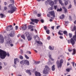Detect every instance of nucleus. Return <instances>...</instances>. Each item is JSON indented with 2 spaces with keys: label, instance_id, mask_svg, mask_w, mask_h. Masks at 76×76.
Wrapping results in <instances>:
<instances>
[{
  "label": "nucleus",
  "instance_id": "13d9d810",
  "mask_svg": "<svg viewBox=\"0 0 76 76\" xmlns=\"http://www.w3.org/2000/svg\"><path fill=\"white\" fill-rule=\"evenodd\" d=\"M50 14H48L47 15V16L48 17H49H49H50Z\"/></svg>",
  "mask_w": 76,
  "mask_h": 76
},
{
  "label": "nucleus",
  "instance_id": "3c124183",
  "mask_svg": "<svg viewBox=\"0 0 76 76\" xmlns=\"http://www.w3.org/2000/svg\"><path fill=\"white\" fill-rule=\"evenodd\" d=\"M41 16V14H37L38 17H40V16Z\"/></svg>",
  "mask_w": 76,
  "mask_h": 76
},
{
  "label": "nucleus",
  "instance_id": "4468645a",
  "mask_svg": "<svg viewBox=\"0 0 76 76\" xmlns=\"http://www.w3.org/2000/svg\"><path fill=\"white\" fill-rule=\"evenodd\" d=\"M10 35L11 37H13L15 36V31H13L12 33H10Z\"/></svg>",
  "mask_w": 76,
  "mask_h": 76
},
{
  "label": "nucleus",
  "instance_id": "f257e3e1",
  "mask_svg": "<svg viewBox=\"0 0 76 76\" xmlns=\"http://www.w3.org/2000/svg\"><path fill=\"white\" fill-rule=\"evenodd\" d=\"M71 31L72 32L75 31V34L73 37L70 40L66 39L68 41V43L70 44L71 43L72 46L74 45L75 44V42L76 41V26H74L73 27V29H71Z\"/></svg>",
  "mask_w": 76,
  "mask_h": 76
},
{
  "label": "nucleus",
  "instance_id": "72a5a7b5",
  "mask_svg": "<svg viewBox=\"0 0 76 76\" xmlns=\"http://www.w3.org/2000/svg\"><path fill=\"white\" fill-rule=\"evenodd\" d=\"M25 57L26 58H27V59H29V57L28 56L26 55V54L25 55Z\"/></svg>",
  "mask_w": 76,
  "mask_h": 76
},
{
  "label": "nucleus",
  "instance_id": "774afa93",
  "mask_svg": "<svg viewBox=\"0 0 76 76\" xmlns=\"http://www.w3.org/2000/svg\"><path fill=\"white\" fill-rule=\"evenodd\" d=\"M69 64H69V62L67 63V66H69Z\"/></svg>",
  "mask_w": 76,
  "mask_h": 76
},
{
  "label": "nucleus",
  "instance_id": "37998d69",
  "mask_svg": "<svg viewBox=\"0 0 76 76\" xmlns=\"http://www.w3.org/2000/svg\"><path fill=\"white\" fill-rule=\"evenodd\" d=\"M10 1H12V3H13L14 4V0H10Z\"/></svg>",
  "mask_w": 76,
  "mask_h": 76
},
{
  "label": "nucleus",
  "instance_id": "c756f323",
  "mask_svg": "<svg viewBox=\"0 0 76 76\" xmlns=\"http://www.w3.org/2000/svg\"><path fill=\"white\" fill-rule=\"evenodd\" d=\"M66 70L67 72H70V71L72 70V69L71 68L67 69H66Z\"/></svg>",
  "mask_w": 76,
  "mask_h": 76
},
{
  "label": "nucleus",
  "instance_id": "864d4df0",
  "mask_svg": "<svg viewBox=\"0 0 76 76\" xmlns=\"http://www.w3.org/2000/svg\"><path fill=\"white\" fill-rule=\"evenodd\" d=\"M50 37L49 36L47 38V39H48V40H50Z\"/></svg>",
  "mask_w": 76,
  "mask_h": 76
},
{
  "label": "nucleus",
  "instance_id": "9d476101",
  "mask_svg": "<svg viewBox=\"0 0 76 76\" xmlns=\"http://www.w3.org/2000/svg\"><path fill=\"white\" fill-rule=\"evenodd\" d=\"M31 20L33 22H34L35 23H38V22H39V20L37 19H31Z\"/></svg>",
  "mask_w": 76,
  "mask_h": 76
},
{
  "label": "nucleus",
  "instance_id": "f8f14e48",
  "mask_svg": "<svg viewBox=\"0 0 76 76\" xmlns=\"http://www.w3.org/2000/svg\"><path fill=\"white\" fill-rule=\"evenodd\" d=\"M31 70H26V72L27 73L29 74V75H31Z\"/></svg>",
  "mask_w": 76,
  "mask_h": 76
},
{
  "label": "nucleus",
  "instance_id": "de8ad7c7",
  "mask_svg": "<svg viewBox=\"0 0 76 76\" xmlns=\"http://www.w3.org/2000/svg\"><path fill=\"white\" fill-rule=\"evenodd\" d=\"M57 0H54V2L55 3V4H57Z\"/></svg>",
  "mask_w": 76,
  "mask_h": 76
},
{
  "label": "nucleus",
  "instance_id": "69168bd1",
  "mask_svg": "<svg viewBox=\"0 0 76 76\" xmlns=\"http://www.w3.org/2000/svg\"><path fill=\"white\" fill-rule=\"evenodd\" d=\"M60 28V26H57L56 27V28H57V29H58V28Z\"/></svg>",
  "mask_w": 76,
  "mask_h": 76
},
{
  "label": "nucleus",
  "instance_id": "e433bc0d",
  "mask_svg": "<svg viewBox=\"0 0 76 76\" xmlns=\"http://www.w3.org/2000/svg\"><path fill=\"white\" fill-rule=\"evenodd\" d=\"M46 32L48 34H50V30H48L46 31Z\"/></svg>",
  "mask_w": 76,
  "mask_h": 76
},
{
  "label": "nucleus",
  "instance_id": "393cba45",
  "mask_svg": "<svg viewBox=\"0 0 76 76\" xmlns=\"http://www.w3.org/2000/svg\"><path fill=\"white\" fill-rule=\"evenodd\" d=\"M21 37L22 38H23V39H25V35L23 34L21 36Z\"/></svg>",
  "mask_w": 76,
  "mask_h": 76
},
{
  "label": "nucleus",
  "instance_id": "39448f33",
  "mask_svg": "<svg viewBox=\"0 0 76 76\" xmlns=\"http://www.w3.org/2000/svg\"><path fill=\"white\" fill-rule=\"evenodd\" d=\"M63 60L62 59L60 60L59 62L58 61H57L56 64L58 68V69L61 67V66H62V65H63Z\"/></svg>",
  "mask_w": 76,
  "mask_h": 76
},
{
  "label": "nucleus",
  "instance_id": "c85d7f7f",
  "mask_svg": "<svg viewBox=\"0 0 76 76\" xmlns=\"http://www.w3.org/2000/svg\"><path fill=\"white\" fill-rule=\"evenodd\" d=\"M64 4L65 6H67V4H68V1H65L64 2Z\"/></svg>",
  "mask_w": 76,
  "mask_h": 76
},
{
  "label": "nucleus",
  "instance_id": "c9c22d12",
  "mask_svg": "<svg viewBox=\"0 0 76 76\" xmlns=\"http://www.w3.org/2000/svg\"><path fill=\"white\" fill-rule=\"evenodd\" d=\"M11 43H12V40H10L8 41V44H10Z\"/></svg>",
  "mask_w": 76,
  "mask_h": 76
},
{
  "label": "nucleus",
  "instance_id": "680f3d73",
  "mask_svg": "<svg viewBox=\"0 0 76 76\" xmlns=\"http://www.w3.org/2000/svg\"><path fill=\"white\" fill-rule=\"evenodd\" d=\"M10 45L11 47H13V44L11 43V44H10Z\"/></svg>",
  "mask_w": 76,
  "mask_h": 76
},
{
  "label": "nucleus",
  "instance_id": "423d86ee",
  "mask_svg": "<svg viewBox=\"0 0 76 76\" xmlns=\"http://www.w3.org/2000/svg\"><path fill=\"white\" fill-rule=\"evenodd\" d=\"M45 67V68L44 69L43 71V73L45 74H48L50 71V68L48 67V66L47 65H46Z\"/></svg>",
  "mask_w": 76,
  "mask_h": 76
},
{
  "label": "nucleus",
  "instance_id": "4be33fe9",
  "mask_svg": "<svg viewBox=\"0 0 76 76\" xmlns=\"http://www.w3.org/2000/svg\"><path fill=\"white\" fill-rule=\"evenodd\" d=\"M64 18V14H63L62 15H61L60 17V18L61 19H63Z\"/></svg>",
  "mask_w": 76,
  "mask_h": 76
},
{
  "label": "nucleus",
  "instance_id": "a19ab883",
  "mask_svg": "<svg viewBox=\"0 0 76 76\" xmlns=\"http://www.w3.org/2000/svg\"><path fill=\"white\" fill-rule=\"evenodd\" d=\"M74 4L75 6H76V0H74Z\"/></svg>",
  "mask_w": 76,
  "mask_h": 76
},
{
  "label": "nucleus",
  "instance_id": "ddd939ff",
  "mask_svg": "<svg viewBox=\"0 0 76 76\" xmlns=\"http://www.w3.org/2000/svg\"><path fill=\"white\" fill-rule=\"evenodd\" d=\"M21 28L22 30L23 31H25V30H26V29H27V27L26 26V25H25L24 26H22L21 27Z\"/></svg>",
  "mask_w": 76,
  "mask_h": 76
},
{
  "label": "nucleus",
  "instance_id": "a211bd4d",
  "mask_svg": "<svg viewBox=\"0 0 76 76\" xmlns=\"http://www.w3.org/2000/svg\"><path fill=\"white\" fill-rule=\"evenodd\" d=\"M49 59L52 60V61H54V59H53L51 58V55H49Z\"/></svg>",
  "mask_w": 76,
  "mask_h": 76
},
{
  "label": "nucleus",
  "instance_id": "b1692460",
  "mask_svg": "<svg viewBox=\"0 0 76 76\" xmlns=\"http://www.w3.org/2000/svg\"><path fill=\"white\" fill-rule=\"evenodd\" d=\"M59 3L60 4L61 6H64V3H62V1L61 0L59 1Z\"/></svg>",
  "mask_w": 76,
  "mask_h": 76
},
{
  "label": "nucleus",
  "instance_id": "5701e85b",
  "mask_svg": "<svg viewBox=\"0 0 76 76\" xmlns=\"http://www.w3.org/2000/svg\"><path fill=\"white\" fill-rule=\"evenodd\" d=\"M63 8L64 9V11L65 13H66L67 12V10L64 7H63Z\"/></svg>",
  "mask_w": 76,
  "mask_h": 76
},
{
  "label": "nucleus",
  "instance_id": "603ef678",
  "mask_svg": "<svg viewBox=\"0 0 76 76\" xmlns=\"http://www.w3.org/2000/svg\"><path fill=\"white\" fill-rule=\"evenodd\" d=\"M8 27H9V28H12V25H10V26H8Z\"/></svg>",
  "mask_w": 76,
  "mask_h": 76
},
{
  "label": "nucleus",
  "instance_id": "bf43d9fd",
  "mask_svg": "<svg viewBox=\"0 0 76 76\" xmlns=\"http://www.w3.org/2000/svg\"><path fill=\"white\" fill-rule=\"evenodd\" d=\"M41 22L42 23H44V20H41Z\"/></svg>",
  "mask_w": 76,
  "mask_h": 76
},
{
  "label": "nucleus",
  "instance_id": "ea45409f",
  "mask_svg": "<svg viewBox=\"0 0 76 76\" xmlns=\"http://www.w3.org/2000/svg\"><path fill=\"white\" fill-rule=\"evenodd\" d=\"M50 0H47L46 1H45V3H48V2H50Z\"/></svg>",
  "mask_w": 76,
  "mask_h": 76
},
{
  "label": "nucleus",
  "instance_id": "f704fd0d",
  "mask_svg": "<svg viewBox=\"0 0 76 76\" xmlns=\"http://www.w3.org/2000/svg\"><path fill=\"white\" fill-rule=\"evenodd\" d=\"M68 35L69 37V38H71V37H72V34L71 33H69Z\"/></svg>",
  "mask_w": 76,
  "mask_h": 76
},
{
  "label": "nucleus",
  "instance_id": "2eb2a0df",
  "mask_svg": "<svg viewBox=\"0 0 76 76\" xmlns=\"http://www.w3.org/2000/svg\"><path fill=\"white\" fill-rule=\"evenodd\" d=\"M35 75L36 76H41V73L38 72H35Z\"/></svg>",
  "mask_w": 76,
  "mask_h": 76
},
{
  "label": "nucleus",
  "instance_id": "7c9ffc66",
  "mask_svg": "<svg viewBox=\"0 0 76 76\" xmlns=\"http://www.w3.org/2000/svg\"><path fill=\"white\" fill-rule=\"evenodd\" d=\"M10 28H9V27H7L6 28V30H7V31H10Z\"/></svg>",
  "mask_w": 76,
  "mask_h": 76
},
{
  "label": "nucleus",
  "instance_id": "a18cd8bd",
  "mask_svg": "<svg viewBox=\"0 0 76 76\" xmlns=\"http://www.w3.org/2000/svg\"><path fill=\"white\" fill-rule=\"evenodd\" d=\"M72 7V5L70 4L69 6L68 9H69L70 8H71Z\"/></svg>",
  "mask_w": 76,
  "mask_h": 76
},
{
  "label": "nucleus",
  "instance_id": "cd10ccee",
  "mask_svg": "<svg viewBox=\"0 0 76 76\" xmlns=\"http://www.w3.org/2000/svg\"><path fill=\"white\" fill-rule=\"evenodd\" d=\"M61 31H59L58 33V34L59 35H63V33H61L60 32H61Z\"/></svg>",
  "mask_w": 76,
  "mask_h": 76
},
{
  "label": "nucleus",
  "instance_id": "4d7b16f0",
  "mask_svg": "<svg viewBox=\"0 0 76 76\" xmlns=\"http://www.w3.org/2000/svg\"><path fill=\"white\" fill-rule=\"evenodd\" d=\"M4 10H7V7H4Z\"/></svg>",
  "mask_w": 76,
  "mask_h": 76
},
{
  "label": "nucleus",
  "instance_id": "a878e982",
  "mask_svg": "<svg viewBox=\"0 0 76 76\" xmlns=\"http://www.w3.org/2000/svg\"><path fill=\"white\" fill-rule=\"evenodd\" d=\"M0 15L1 16V18H4L5 16V15H4L3 14L1 13L0 14Z\"/></svg>",
  "mask_w": 76,
  "mask_h": 76
},
{
  "label": "nucleus",
  "instance_id": "bb28decb",
  "mask_svg": "<svg viewBox=\"0 0 76 76\" xmlns=\"http://www.w3.org/2000/svg\"><path fill=\"white\" fill-rule=\"evenodd\" d=\"M19 58L21 60H23V56L22 55L19 56Z\"/></svg>",
  "mask_w": 76,
  "mask_h": 76
},
{
  "label": "nucleus",
  "instance_id": "2f4dec72",
  "mask_svg": "<svg viewBox=\"0 0 76 76\" xmlns=\"http://www.w3.org/2000/svg\"><path fill=\"white\" fill-rule=\"evenodd\" d=\"M57 12H61L62 10V9L61 8L60 9H57Z\"/></svg>",
  "mask_w": 76,
  "mask_h": 76
},
{
  "label": "nucleus",
  "instance_id": "6e6552de",
  "mask_svg": "<svg viewBox=\"0 0 76 76\" xmlns=\"http://www.w3.org/2000/svg\"><path fill=\"white\" fill-rule=\"evenodd\" d=\"M4 37L2 36V35L0 34V40L1 42V44H3V42H4Z\"/></svg>",
  "mask_w": 76,
  "mask_h": 76
},
{
  "label": "nucleus",
  "instance_id": "412c9836",
  "mask_svg": "<svg viewBox=\"0 0 76 76\" xmlns=\"http://www.w3.org/2000/svg\"><path fill=\"white\" fill-rule=\"evenodd\" d=\"M63 34H64V35H66V36H67L68 35L67 34V32L66 31H63Z\"/></svg>",
  "mask_w": 76,
  "mask_h": 76
},
{
  "label": "nucleus",
  "instance_id": "e2e57ef3",
  "mask_svg": "<svg viewBox=\"0 0 76 76\" xmlns=\"http://www.w3.org/2000/svg\"><path fill=\"white\" fill-rule=\"evenodd\" d=\"M37 44H40V43L39 42V41H37Z\"/></svg>",
  "mask_w": 76,
  "mask_h": 76
},
{
  "label": "nucleus",
  "instance_id": "c03bdc74",
  "mask_svg": "<svg viewBox=\"0 0 76 76\" xmlns=\"http://www.w3.org/2000/svg\"><path fill=\"white\" fill-rule=\"evenodd\" d=\"M20 53L21 54H22V53H23V50H21Z\"/></svg>",
  "mask_w": 76,
  "mask_h": 76
},
{
  "label": "nucleus",
  "instance_id": "79ce46f5",
  "mask_svg": "<svg viewBox=\"0 0 76 76\" xmlns=\"http://www.w3.org/2000/svg\"><path fill=\"white\" fill-rule=\"evenodd\" d=\"M44 29H45V30H47V26H44Z\"/></svg>",
  "mask_w": 76,
  "mask_h": 76
},
{
  "label": "nucleus",
  "instance_id": "20e7f679",
  "mask_svg": "<svg viewBox=\"0 0 76 76\" xmlns=\"http://www.w3.org/2000/svg\"><path fill=\"white\" fill-rule=\"evenodd\" d=\"M20 64L24 66H29V62L27 60H23L20 62Z\"/></svg>",
  "mask_w": 76,
  "mask_h": 76
},
{
  "label": "nucleus",
  "instance_id": "09e8293b",
  "mask_svg": "<svg viewBox=\"0 0 76 76\" xmlns=\"http://www.w3.org/2000/svg\"><path fill=\"white\" fill-rule=\"evenodd\" d=\"M69 20H72V17H71V16H69Z\"/></svg>",
  "mask_w": 76,
  "mask_h": 76
},
{
  "label": "nucleus",
  "instance_id": "58836bf2",
  "mask_svg": "<svg viewBox=\"0 0 76 76\" xmlns=\"http://www.w3.org/2000/svg\"><path fill=\"white\" fill-rule=\"evenodd\" d=\"M57 5L54 6V8L55 9V10H56V9H57Z\"/></svg>",
  "mask_w": 76,
  "mask_h": 76
},
{
  "label": "nucleus",
  "instance_id": "aec40b11",
  "mask_svg": "<svg viewBox=\"0 0 76 76\" xmlns=\"http://www.w3.org/2000/svg\"><path fill=\"white\" fill-rule=\"evenodd\" d=\"M76 51L75 49H73V53H72V55H75L76 54Z\"/></svg>",
  "mask_w": 76,
  "mask_h": 76
},
{
  "label": "nucleus",
  "instance_id": "1a4fd4ad",
  "mask_svg": "<svg viewBox=\"0 0 76 76\" xmlns=\"http://www.w3.org/2000/svg\"><path fill=\"white\" fill-rule=\"evenodd\" d=\"M49 14H50V16H53V18H55L56 16H55V13L53 11H52L49 12Z\"/></svg>",
  "mask_w": 76,
  "mask_h": 76
},
{
  "label": "nucleus",
  "instance_id": "473e14b6",
  "mask_svg": "<svg viewBox=\"0 0 76 76\" xmlns=\"http://www.w3.org/2000/svg\"><path fill=\"white\" fill-rule=\"evenodd\" d=\"M39 63H40L39 61H35L34 62L35 64H39Z\"/></svg>",
  "mask_w": 76,
  "mask_h": 76
},
{
  "label": "nucleus",
  "instance_id": "0eeeda50",
  "mask_svg": "<svg viewBox=\"0 0 76 76\" xmlns=\"http://www.w3.org/2000/svg\"><path fill=\"white\" fill-rule=\"evenodd\" d=\"M26 37H27V38L28 41H31L32 40V37L29 36V34L28 32L26 33Z\"/></svg>",
  "mask_w": 76,
  "mask_h": 76
},
{
  "label": "nucleus",
  "instance_id": "338daca9",
  "mask_svg": "<svg viewBox=\"0 0 76 76\" xmlns=\"http://www.w3.org/2000/svg\"><path fill=\"white\" fill-rule=\"evenodd\" d=\"M13 28H10V31L13 30Z\"/></svg>",
  "mask_w": 76,
  "mask_h": 76
},
{
  "label": "nucleus",
  "instance_id": "49530a36",
  "mask_svg": "<svg viewBox=\"0 0 76 76\" xmlns=\"http://www.w3.org/2000/svg\"><path fill=\"white\" fill-rule=\"evenodd\" d=\"M18 26H15L16 30H18Z\"/></svg>",
  "mask_w": 76,
  "mask_h": 76
},
{
  "label": "nucleus",
  "instance_id": "dca6fc26",
  "mask_svg": "<svg viewBox=\"0 0 76 76\" xmlns=\"http://www.w3.org/2000/svg\"><path fill=\"white\" fill-rule=\"evenodd\" d=\"M18 61V58H15L14 59V64H16V61Z\"/></svg>",
  "mask_w": 76,
  "mask_h": 76
},
{
  "label": "nucleus",
  "instance_id": "f03ea898",
  "mask_svg": "<svg viewBox=\"0 0 76 76\" xmlns=\"http://www.w3.org/2000/svg\"><path fill=\"white\" fill-rule=\"evenodd\" d=\"M8 7L10 9V10H9L8 12L11 14L15 12L16 10V9H17V8L14 5L12 4L9 5Z\"/></svg>",
  "mask_w": 76,
  "mask_h": 76
},
{
  "label": "nucleus",
  "instance_id": "5fc2aeb1",
  "mask_svg": "<svg viewBox=\"0 0 76 76\" xmlns=\"http://www.w3.org/2000/svg\"><path fill=\"white\" fill-rule=\"evenodd\" d=\"M30 24H32V25H34L35 23L33 22H30Z\"/></svg>",
  "mask_w": 76,
  "mask_h": 76
},
{
  "label": "nucleus",
  "instance_id": "8fccbe9b",
  "mask_svg": "<svg viewBox=\"0 0 76 76\" xmlns=\"http://www.w3.org/2000/svg\"><path fill=\"white\" fill-rule=\"evenodd\" d=\"M59 38H60L61 39H63V37L62 36H60V37H59Z\"/></svg>",
  "mask_w": 76,
  "mask_h": 76
},
{
  "label": "nucleus",
  "instance_id": "f3484780",
  "mask_svg": "<svg viewBox=\"0 0 76 76\" xmlns=\"http://www.w3.org/2000/svg\"><path fill=\"white\" fill-rule=\"evenodd\" d=\"M49 48L50 50H54V47H52L51 46H49Z\"/></svg>",
  "mask_w": 76,
  "mask_h": 76
},
{
  "label": "nucleus",
  "instance_id": "052dcab7",
  "mask_svg": "<svg viewBox=\"0 0 76 76\" xmlns=\"http://www.w3.org/2000/svg\"><path fill=\"white\" fill-rule=\"evenodd\" d=\"M68 51L69 52H71L72 50H70V49H68Z\"/></svg>",
  "mask_w": 76,
  "mask_h": 76
},
{
  "label": "nucleus",
  "instance_id": "9b49d317",
  "mask_svg": "<svg viewBox=\"0 0 76 76\" xmlns=\"http://www.w3.org/2000/svg\"><path fill=\"white\" fill-rule=\"evenodd\" d=\"M49 4H50L51 6H53V5L54 4V2L53 1L50 0V1L49 2Z\"/></svg>",
  "mask_w": 76,
  "mask_h": 76
},
{
  "label": "nucleus",
  "instance_id": "6e6d98bb",
  "mask_svg": "<svg viewBox=\"0 0 76 76\" xmlns=\"http://www.w3.org/2000/svg\"><path fill=\"white\" fill-rule=\"evenodd\" d=\"M72 64V65L74 66V64H75V62L73 61L72 62H71Z\"/></svg>",
  "mask_w": 76,
  "mask_h": 76
},
{
  "label": "nucleus",
  "instance_id": "7ed1b4c3",
  "mask_svg": "<svg viewBox=\"0 0 76 76\" xmlns=\"http://www.w3.org/2000/svg\"><path fill=\"white\" fill-rule=\"evenodd\" d=\"M6 56L9 57L10 54H9V53H7L6 51L1 50V52L0 53V57L1 58L4 59V58H5V57H6Z\"/></svg>",
  "mask_w": 76,
  "mask_h": 76
},
{
  "label": "nucleus",
  "instance_id": "6ab92c4d",
  "mask_svg": "<svg viewBox=\"0 0 76 76\" xmlns=\"http://www.w3.org/2000/svg\"><path fill=\"white\" fill-rule=\"evenodd\" d=\"M52 71H54L55 70V65H53L52 66Z\"/></svg>",
  "mask_w": 76,
  "mask_h": 76
},
{
  "label": "nucleus",
  "instance_id": "4c0bfd02",
  "mask_svg": "<svg viewBox=\"0 0 76 76\" xmlns=\"http://www.w3.org/2000/svg\"><path fill=\"white\" fill-rule=\"evenodd\" d=\"M26 53H28V54H31V51H27Z\"/></svg>",
  "mask_w": 76,
  "mask_h": 76
},
{
  "label": "nucleus",
  "instance_id": "0e129e2a",
  "mask_svg": "<svg viewBox=\"0 0 76 76\" xmlns=\"http://www.w3.org/2000/svg\"><path fill=\"white\" fill-rule=\"evenodd\" d=\"M65 23H69V22L68 21H65Z\"/></svg>",
  "mask_w": 76,
  "mask_h": 76
}]
</instances>
